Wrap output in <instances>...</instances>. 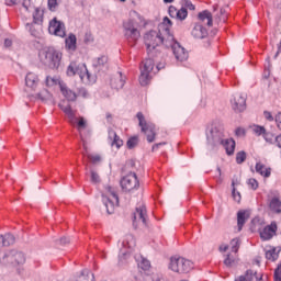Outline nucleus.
Returning <instances> with one entry per match:
<instances>
[{
  "label": "nucleus",
  "instance_id": "e2e57ef3",
  "mask_svg": "<svg viewBox=\"0 0 281 281\" xmlns=\"http://www.w3.org/2000/svg\"><path fill=\"white\" fill-rule=\"evenodd\" d=\"M22 5L25 10H30V7L32 5V1L31 0H23Z\"/></svg>",
  "mask_w": 281,
  "mask_h": 281
},
{
  "label": "nucleus",
  "instance_id": "39448f33",
  "mask_svg": "<svg viewBox=\"0 0 281 281\" xmlns=\"http://www.w3.org/2000/svg\"><path fill=\"white\" fill-rule=\"evenodd\" d=\"M102 201L106 207L108 214H113L115 207L120 205V198L117 196V190L111 186H105L102 193Z\"/></svg>",
  "mask_w": 281,
  "mask_h": 281
},
{
  "label": "nucleus",
  "instance_id": "9b49d317",
  "mask_svg": "<svg viewBox=\"0 0 281 281\" xmlns=\"http://www.w3.org/2000/svg\"><path fill=\"white\" fill-rule=\"evenodd\" d=\"M121 187L125 192H132V190H137L139 188V180L135 172H130L127 176L123 177L121 180Z\"/></svg>",
  "mask_w": 281,
  "mask_h": 281
},
{
  "label": "nucleus",
  "instance_id": "bf43d9fd",
  "mask_svg": "<svg viewBox=\"0 0 281 281\" xmlns=\"http://www.w3.org/2000/svg\"><path fill=\"white\" fill-rule=\"evenodd\" d=\"M235 134L237 137H245V128L243 127H237L235 131Z\"/></svg>",
  "mask_w": 281,
  "mask_h": 281
},
{
  "label": "nucleus",
  "instance_id": "37998d69",
  "mask_svg": "<svg viewBox=\"0 0 281 281\" xmlns=\"http://www.w3.org/2000/svg\"><path fill=\"white\" fill-rule=\"evenodd\" d=\"M247 159V153L239 151L236 154V161L237 164H245V160Z\"/></svg>",
  "mask_w": 281,
  "mask_h": 281
},
{
  "label": "nucleus",
  "instance_id": "e433bc0d",
  "mask_svg": "<svg viewBox=\"0 0 281 281\" xmlns=\"http://www.w3.org/2000/svg\"><path fill=\"white\" fill-rule=\"evenodd\" d=\"M37 98L42 100V102H47V100H52V93L44 89L37 94Z\"/></svg>",
  "mask_w": 281,
  "mask_h": 281
},
{
  "label": "nucleus",
  "instance_id": "c9c22d12",
  "mask_svg": "<svg viewBox=\"0 0 281 281\" xmlns=\"http://www.w3.org/2000/svg\"><path fill=\"white\" fill-rule=\"evenodd\" d=\"M33 22L35 24L43 23V10L36 8L34 13H33Z\"/></svg>",
  "mask_w": 281,
  "mask_h": 281
},
{
  "label": "nucleus",
  "instance_id": "49530a36",
  "mask_svg": "<svg viewBox=\"0 0 281 281\" xmlns=\"http://www.w3.org/2000/svg\"><path fill=\"white\" fill-rule=\"evenodd\" d=\"M247 184L249 188H251V190H258V180L250 178L248 179Z\"/></svg>",
  "mask_w": 281,
  "mask_h": 281
},
{
  "label": "nucleus",
  "instance_id": "4c0bfd02",
  "mask_svg": "<svg viewBox=\"0 0 281 281\" xmlns=\"http://www.w3.org/2000/svg\"><path fill=\"white\" fill-rule=\"evenodd\" d=\"M231 249L233 254H238V249H240V239L234 238L231 240Z\"/></svg>",
  "mask_w": 281,
  "mask_h": 281
},
{
  "label": "nucleus",
  "instance_id": "f03ea898",
  "mask_svg": "<svg viewBox=\"0 0 281 281\" xmlns=\"http://www.w3.org/2000/svg\"><path fill=\"white\" fill-rule=\"evenodd\" d=\"M67 76L74 77L79 76L80 80L85 85H93L95 83L94 75H91L87 69V65L80 64L78 61H71L67 67L66 71Z\"/></svg>",
  "mask_w": 281,
  "mask_h": 281
},
{
  "label": "nucleus",
  "instance_id": "774afa93",
  "mask_svg": "<svg viewBox=\"0 0 281 281\" xmlns=\"http://www.w3.org/2000/svg\"><path fill=\"white\" fill-rule=\"evenodd\" d=\"M227 249H229V246L225 244H222L218 248L220 251H227Z\"/></svg>",
  "mask_w": 281,
  "mask_h": 281
},
{
  "label": "nucleus",
  "instance_id": "f3484780",
  "mask_svg": "<svg viewBox=\"0 0 281 281\" xmlns=\"http://www.w3.org/2000/svg\"><path fill=\"white\" fill-rule=\"evenodd\" d=\"M235 281H262V274L254 270H247L244 274L237 277Z\"/></svg>",
  "mask_w": 281,
  "mask_h": 281
},
{
  "label": "nucleus",
  "instance_id": "680f3d73",
  "mask_svg": "<svg viewBox=\"0 0 281 281\" xmlns=\"http://www.w3.org/2000/svg\"><path fill=\"white\" fill-rule=\"evenodd\" d=\"M46 85H47V87H54V85H56V79H54L52 77H47Z\"/></svg>",
  "mask_w": 281,
  "mask_h": 281
},
{
  "label": "nucleus",
  "instance_id": "c756f323",
  "mask_svg": "<svg viewBox=\"0 0 281 281\" xmlns=\"http://www.w3.org/2000/svg\"><path fill=\"white\" fill-rule=\"evenodd\" d=\"M198 19L204 24L207 25L209 27H212L213 25V20H212V13L207 10L202 11L199 13Z\"/></svg>",
  "mask_w": 281,
  "mask_h": 281
},
{
  "label": "nucleus",
  "instance_id": "4be33fe9",
  "mask_svg": "<svg viewBox=\"0 0 281 281\" xmlns=\"http://www.w3.org/2000/svg\"><path fill=\"white\" fill-rule=\"evenodd\" d=\"M246 106H247V98L243 94H237L234 98L233 109L235 111H245Z\"/></svg>",
  "mask_w": 281,
  "mask_h": 281
},
{
  "label": "nucleus",
  "instance_id": "aec40b11",
  "mask_svg": "<svg viewBox=\"0 0 281 281\" xmlns=\"http://www.w3.org/2000/svg\"><path fill=\"white\" fill-rule=\"evenodd\" d=\"M169 14L172 19H178V21H186V19H188V9L181 8L177 10V8L170 7Z\"/></svg>",
  "mask_w": 281,
  "mask_h": 281
},
{
  "label": "nucleus",
  "instance_id": "5701e85b",
  "mask_svg": "<svg viewBox=\"0 0 281 281\" xmlns=\"http://www.w3.org/2000/svg\"><path fill=\"white\" fill-rule=\"evenodd\" d=\"M192 36L194 38H206L207 36V29L203 26V24H195L192 32Z\"/></svg>",
  "mask_w": 281,
  "mask_h": 281
},
{
  "label": "nucleus",
  "instance_id": "7ed1b4c3",
  "mask_svg": "<svg viewBox=\"0 0 281 281\" xmlns=\"http://www.w3.org/2000/svg\"><path fill=\"white\" fill-rule=\"evenodd\" d=\"M160 30L165 31V34L167 35L165 47H170L173 52L176 59L180 60V63H183V60H188V52H186V48H183L181 44H179V42L175 40V36L170 34L169 29L166 27V24H162L160 26Z\"/></svg>",
  "mask_w": 281,
  "mask_h": 281
},
{
  "label": "nucleus",
  "instance_id": "f257e3e1",
  "mask_svg": "<svg viewBox=\"0 0 281 281\" xmlns=\"http://www.w3.org/2000/svg\"><path fill=\"white\" fill-rule=\"evenodd\" d=\"M161 25H165V27L170 30V27H172V21L168 18H164L162 23L158 26V31H150L145 34L144 41L148 54L155 52L159 45H166V41H168V35L166 34V31L161 30Z\"/></svg>",
  "mask_w": 281,
  "mask_h": 281
},
{
  "label": "nucleus",
  "instance_id": "de8ad7c7",
  "mask_svg": "<svg viewBox=\"0 0 281 281\" xmlns=\"http://www.w3.org/2000/svg\"><path fill=\"white\" fill-rule=\"evenodd\" d=\"M182 5V8H184L186 10H195V7L192 4V1L190 0H183Z\"/></svg>",
  "mask_w": 281,
  "mask_h": 281
},
{
  "label": "nucleus",
  "instance_id": "7c9ffc66",
  "mask_svg": "<svg viewBox=\"0 0 281 281\" xmlns=\"http://www.w3.org/2000/svg\"><path fill=\"white\" fill-rule=\"evenodd\" d=\"M65 43H66V49H68L69 52H76V43H77L76 35H74L72 33L69 34V36L65 40Z\"/></svg>",
  "mask_w": 281,
  "mask_h": 281
},
{
  "label": "nucleus",
  "instance_id": "f704fd0d",
  "mask_svg": "<svg viewBox=\"0 0 281 281\" xmlns=\"http://www.w3.org/2000/svg\"><path fill=\"white\" fill-rule=\"evenodd\" d=\"M77 281H94L93 273L90 270H83Z\"/></svg>",
  "mask_w": 281,
  "mask_h": 281
},
{
  "label": "nucleus",
  "instance_id": "09e8293b",
  "mask_svg": "<svg viewBox=\"0 0 281 281\" xmlns=\"http://www.w3.org/2000/svg\"><path fill=\"white\" fill-rule=\"evenodd\" d=\"M91 183H100V175L94 170H91Z\"/></svg>",
  "mask_w": 281,
  "mask_h": 281
},
{
  "label": "nucleus",
  "instance_id": "412c9836",
  "mask_svg": "<svg viewBox=\"0 0 281 281\" xmlns=\"http://www.w3.org/2000/svg\"><path fill=\"white\" fill-rule=\"evenodd\" d=\"M59 89L64 98L68 100V102H76L78 94H76L65 83H59Z\"/></svg>",
  "mask_w": 281,
  "mask_h": 281
},
{
  "label": "nucleus",
  "instance_id": "79ce46f5",
  "mask_svg": "<svg viewBox=\"0 0 281 281\" xmlns=\"http://www.w3.org/2000/svg\"><path fill=\"white\" fill-rule=\"evenodd\" d=\"M138 267L143 271H148V269H150V261L148 259H142Z\"/></svg>",
  "mask_w": 281,
  "mask_h": 281
},
{
  "label": "nucleus",
  "instance_id": "bb28decb",
  "mask_svg": "<svg viewBox=\"0 0 281 281\" xmlns=\"http://www.w3.org/2000/svg\"><path fill=\"white\" fill-rule=\"evenodd\" d=\"M255 170L258 175H260L261 177H265L266 179H269V177H271V168H268L262 162H257Z\"/></svg>",
  "mask_w": 281,
  "mask_h": 281
},
{
  "label": "nucleus",
  "instance_id": "338daca9",
  "mask_svg": "<svg viewBox=\"0 0 281 281\" xmlns=\"http://www.w3.org/2000/svg\"><path fill=\"white\" fill-rule=\"evenodd\" d=\"M90 41H93V37L90 33H86L85 43H90Z\"/></svg>",
  "mask_w": 281,
  "mask_h": 281
},
{
  "label": "nucleus",
  "instance_id": "4d7b16f0",
  "mask_svg": "<svg viewBox=\"0 0 281 281\" xmlns=\"http://www.w3.org/2000/svg\"><path fill=\"white\" fill-rule=\"evenodd\" d=\"M263 137H265L266 142H269L270 144L273 142V139L276 140V137L271 133L263 134Z\"/></svg>",
  "mask_w": 281,
  "mask_h": 281
},
{
  "label": "nucleus",
  "instance_id": "ddd939ff",
  "mask_svg": "<svg viewBox=\"0 0 281 281\" xmlns=\"http://www.w3.org/2000/svg\"><path fill=\"white\" fill-rule=\"evenodd\" d=\"M49 34H54L55 36H60V38H64L65 36V24L60 21H57L56 18H54L49 22L48 26Z\"/></svg>",
  "mask_w": 281,
  "mask_h": 281
},
{
  "label": "nucleus",
  "instance_id": "2f4dec72",
  "mask_svg": "<svg viewBox=\"0 0 281 281\" xmlns=\"http://www.w3.org/2000/svg\"><path fill=\"white\" fill-rule=\"evenodd\" d=\"M280 251H281L280 247H278V248H276V247L270 248L269 250L266 251L267 260H271L272 262H274V260L277 258H279Z\"/></svg>",
  "mask_w": 281,
  "mask_h": 281
},
{
  "label": "nucleus",
  "instance_id": "c85d7f7f",
  "mask_svg": "<svg viewBox=\"0 0 281 281\" xmlns=\"http://www.w3.org/2000/svg\"><path fill=\"white\" fill-rule=\"evenodd\" d=\"M109 139L112 140L111 146H115L116 148H122V146H124V140H122L113 130L109 131Z\"/></svg>",
  "mask_w": 281,
  "mask_h": 281
},
{
  "label": "nucleus",
  "instance_id": "6e6d98bb",
  "mask_svg": "<svg viewBox=\"0 0 281 281\" xmlns=\"http://www.w3.org/2000/svg\"><path fill=\"white\" fill-rule=\"evenodd\" d=\"M274 121L276 124L278 126V130L281 131V112H279L276 116H274Z\"/></svg>",
  "mask_w": 281,
  "mask_h": 281
},
{
  "label": "nucleus",
  "instance_id": "dca6fc26",
  "mask_svg": "<svg viewBox=\"0 0 281 281\" xmlns=\"http://www.w3.org/2000/svg\"><path fill=\"white\" fill-rule=\"evenodd\" d=\"M124 85H126V76L122 75V72H117L111 79V87L112 89H124Z\"/></svg>",
  "mask_w": 281,
  "mask_h": 281
},
{
  "label": "nucleus",
  "instance_id": "6ab92c4d",
  "mask_svg": "<svg viewBox=\"0 0 281 281\" xmlns=\"http://www.w3.org/2000/svg\"><path fill=\"white\" fill-rule=\"evenodd\" d=\"M92 67L97 69V71H102L109 67V56L101 55L92 60Z\"/></svg>",
  "mask_w": 281,
  "mask_h": 281
},
{
  "label": "nucleus",
  "instance_id": "72a5a7b5",
  "mask_svg": "<svg viewBox=\"0 0 281 281\" xmlns=\"http://www.w3.org/2000/svg\"><path fill=\"white\" fill-rule=\"evenodd\" d=\"M2 247H10V245H14V235L5 234L1 235Z\"/></svg>",
  "mask_w": 281,
  "mask_h": 281
},
{
  "label": "nucleus",
  "instance_id": "a878e982",
  "mask_svg": "<svg viewBox=\"0 0 281 281\" xmlns=\"http://www.w3.org/2000/svg\"><path fill=\"white\" fill-rule=\"evenodd\" d=\"M269 210L273 212V214H281V200L278 196H274L269 200L268 203Z\"/></svg>",
  "mask_w": 281,
  "mask_h": 281
},
{
  "label": "nucleus",
  "instance_id": "9d476101",
  "mask_svg": "<svg viewBox=\"0 0 281 281\" xmlns=\"http://www.w3.org/2000/svg\"><path fill=\"white\" fill-rule=\"evenodd\" d=\"M155 69V61L151 58L145 59L140 65L139 82L142 87H146L150 82V74Z\"/></svg>",
  "mask_w": 281,
  "mask_h": 281
},
{
  "label": "nucleus",
  "instance_id": "864d4df0",
  "mask_svg": "<svg viewBox=\"0 0 281 281\" xmlns=\"http://www.w3.org/2000/svg\"><path fill=\"white\" fill-rule=\"evenodd\" d=\"M263 117H265L266 120H268V122H273V120H276V119L273 117V114H271V112H269V111H265V112H263Z\"/></svg>",
  "mask_w": 281,
  "mask_h": 281
},
{
  "label": "nucleus",
  "instance_id": "a19ab883",
  "mask_svg": "<svg viewBox=\"0 0 281 281\" xmlns=\"http://www.w3.org/2000/svg\"><path fill=\"white\" fill-rule=\"evenodd\" d=\"M232 186H233V190H232V194H233V199L234 201H236L237 203H240V192L236 191V182L233 181L232 182Z\"/></svg>",
  "mask_w": 281,
  "mask_h": 281
},
{
  "label": "nucleus",
  "instance_id": "58836bf2",
  "mask_svg": "<svg viewBox=\"0 0 281 281\" xmlns=\"http://www.w3.org/2000/svg\"><path fill=\"white\" fill-rule=\"evenodd\" d=\"M137 144H139V137L137 136H132L127 143L126 146L127 148H130V150H132V148H135L137 146Z\"/></svg>",
  "mask_w": 281,
  "mask_h": 281
},
{
  "label": "nucleus",
  "instance_id": "cd10ccee",
  "mask_svg": "<svg viewBox=\"0 0 281 281\" xmlns=\"http://www.w3.org/2000/svg\"><path fill=\"white\" fill-rule=\"evenodd\" d=\"M221 144L225 148L228 156L234 155V150H236V140H234L233 138H228L224 139Z\"/></svg>",
  "mask_w": 281,
  "mask_h": 281
},
{
  "label": "nucleus",
  "instance_id": "a211bd4d",
  "mask_svg": "<svg viewBox=\"0 0 281 281\" xmlns=\"http://www.w3.org/2000/svg\"><path fill=\"white\" fill-rule=\"evenodd\" d=\"M9 258L13 260V267H19L20 265H25V254L19 250H10Z\"/></svg>",
  "mask_w": 281,
  "mask_h": 281
},
{
  "label": "nucleus",
  "instance_id": "0e129e2a",
  "mask_svg": "<svg viewBox=\"0 0 281 281\" xmlns=\"http://www.w3.org/2000/svg\"><path fill=\"white\" fill-rule=\"evenodd\" d=\"M159 146H166V142L157 143V144L153 145V147H151L153 153H155V150H158Z\"/></svg>",
  "mask_w": 281,
  "mask_h": 281
},
{
  "label": "nucleus",
  "instance_id": "473e14b6",
  "mask_svg": "<svg viewBox=\"0 0 281 281\" xmlns=\"http://www.w3.org/2000/svg\"><path fill=\"white\" fill-rule=\"evenodd\" d=\"M122 245L127 249H133V247H135V236L131 234L125 235Z\"/></svg>",
  "mask_w": 281,
  "mask_h": 281
},
{
  "label": "nucleus",
  "instance_id": "8fccbe9b",
  "mask_svg": "<svg viewBox=\"0 0 281 281\" xmlns=\"http://www.w3.org/2000/svg\"><path fill=\"white\" fill-rule=\"evenodd\" d=\"M58 8V0H48V9L54 12Z\"/></svg>",
  "mask_w": 281,
  "mask_h": 281
},
{
  "label": "nucleus",
  "instance_id": "13d9d810",
  "mask_svg": "<svg viewBox=\"0 0 281 281\" xmlns=\"http://www.w3.org/2000/svg\"><path fill=\"white\" fill-rule=\"evenodd\" d=\"M32 36H38V30L34 27V24H27Z\"/></svg>",
  "mask_w": 281,
  "mask_h": 281
},
{
  "label": "nucleus",
  "instance_id": "052dcab7",
  "mask_svg": "<svg viewBox=\"0 0 281 281\" xmlns=\"http://www.w3.org/2000/svg\"><path fill=\"white\" fill-rule=\"evenodd\" d=\"M78 95H81V98H89V92L85 88H80Z\"/></svg>",
  "mask_w": 281,
  "mask_h": 281
},
{
  "label": "nucleus",
  "instance_id": "a18cd8bd",
  "mask_svg": "<svg viewBox=\"0 0 281 281\" xmlns=\"http://www.w3.org/2000/svg\"><path fill=\"white\" fill-rule=\"evenodd\" d=\"M254 133H256V135H266L267 134V130H265V127L257 125L254 127Z\"/></svg>",
  "mask_w": 281,
  "mask_h": 281
},
{
  "label": "nucleus",
  "instance_id": "69168bd1",
  "mask_svg": "<svg viewBox=\"0 0 281 281\" xmlns=\"http://www.w3.org/2000/svg\"><path fill=\"white\" fill-rule=\"evenodd\" d=\"M59 244H60V245H69V238H67V237L60 238V239H59Z\"/></svg>",
  "mask_w": 281,
  "mask_h": 281
},
{
  "label": "nucleus",
  "instance_id": "2eb2a0df",
  "mask_svg": "<svg viewBox=\"0 0 281 281\" xmlns=\"http://www.w3.org/2000/svg\"><path fill=\"white\" fill-rule=\"evenodd\" d=\"M276 232H278V224L272 222L270 225L260 231V238L262 240H271V238L276 236Z\"/></svg>",
  "mask_w": 281,
  "mask_h": 281
},
{
  "label": "nucleus",
  "instance_id": "6e6552de",
  "mask_svg": "<svg viewBox=\"0 0 281 281\" xmlns=\"http://www.w3.org/2000/svg\"><path fill=\"white\" fill-rule=\"evenodd\" d=\"M193 268L194 263L183 257L171 258L169 263V269L175 273H190Z\"/></svg>",
  "mask_w": 281,
  "mask_h": 281
},
{
  "label": "nucleus",
  "instance_id": "20e7f679",
  "mask_svg": "<svg viewBox=\"0 0 281 281\" xmlns=\"http://www.w3.org/2000/svg\"><path fill=\"white\" fill-rule=\"evenodd\" d=\"M40 58L49 69H58L60 60H63V53L54 47H46L40 53Z\"/></svg>",
  "mask_w": 281,
  "mask_h": 281
},
{
  "label": "nucleus",
  "instance_id": "c03bdc74",
  "mask_svg": "<svg viewBox=\"0 0 281 281\" xmlns=\"http://www.w3.org/2000/svg\"><path fill=\"white\" fill-rule=\"evenodd\" d=\"M235 262H236V259L232 257V255H227L226 258L224 259V265L226 267H233Z\"/></svg>",
  "mask_w": 281,
  "mask_h": 281
},
{
  "label": "nucleus",
  "instance_id": "5fc2aeb1",
  "mask_svg": "<svg viewBox=\"0 0 281 281\" xmlns=\"http://www.w3.org/2000/svg\"><path fill=\"white\" fill-rule=\"evenodd\" d=\"M151 281H167L162 274L156 273L151 276Z\"/></svg>",
  "mask_w": 281,
  "mask_h": 281
},
{
  "label": "nucleus",
  "instance_id": "ea45409f",
  "mask_svg": "<svg viewBox=\"0 0 281 281\" xmlns=\"http://www.w3.org/2000/svg\"><path fill=\"white\" fill-rule=\"evenodd\" d=\"M1 265L8 266L11 265L13 267L14 259L10 258V252H7L3 255V257L0 259Z\"/></svg>",
  "mask_w": 281,
  "mask_h": 281
},
{
  "label": "nucleus",
  "instance_id": "f8f14e48",
  "mask_svg": "<svg viewBox=\"0 0 281 281\" xmlns=\"http://www.w3.org/2000/svg\"><path fill=\"white\" fill-rule=\"evenodd\" d=\"M148 214L146 211V205L140 204L136 207V211L134 212V227H137V225H143V227H147Z\"/></svg>",
  "mask_w": 281,
  "mask_h": 281
},
{
  "label": "nucleus",
  "instance_id": "3c124183",
  "mask_svg": "<svg viewBox=\"0 0 281 281\" xmlns=\"http://www.w3.org/2000/svg\"><path fill=\"white\" fill-rule=\"evenodd\" d=\"M87 157H88V159H90V161H92V164H98V161H100L99 155L87 154Z\"/></svg>",
  "mask_w": 281,
  "mask_h": 281
},
{
  "label": "nucleus",
  "instance_id": "b1692460",
  "mask_svg": "<svg viewBox=\"0 0 281 281\" xmlns=\"http://www.w3.org/2000/svg\"><path fill=\"white\" fill-rule=\"evenodd\" d=\"M25 85L32 91H35L36 87H38V76L34 72H29L25 77Z\"/></svg>",
  "mask_w": 281,
  "mask_h": 281
},
{
  "label": "nucleus",
  "instance_id": "1a4fd4ad",
  "mask_svg": "<svg viewBox=\"0 0 281 281\" xmlns=\"http://www.w3.org/2000/svg\"><path fill=\"white\" fill-rule=\"evenodd\" d=\"M136 117L138 120V126H140L142 133H144V135L146 136L147 142L149 144H153L157 135V133L155 132V124L146 122V117L142 112H138L136 114Z\"/></svg>",
  "mask_w": 281,
  "mask_h": 281
},
{
  "label": "nucleus",
  "instance_id": "0eeeda50",
  "mask_svg": "<svg viewBox=\"0 0 281 281\" xmlns=\"http://www.w3.org/2000/svg\"><path fill=\"white\" fill-rule=\"evenodd\" d=\"M123 34L128 43H136L139 41V38H142L139 24L133 19L125 20L123 22Z\"/></svg>",
  "mask_w": 281,
  "mask_h": 281
},
{
  "label": "nucleus",
  "instance_id": "4468645a",
  "mask_svg": "<svg viewBox=\"0 0 281 281\" xmlns=\"http://www.w3.org/2000/svg\"><path fill=\"white\" fill-rule=\"evenodd\" d=\"M225 137V132L221 127L213 126L207 135V142L211 144H221Z\"/></svg>",
  "mask_w": 281,
  "mask_h": 281
},
{
  "label": "nucleus",
  "instance_id": "603ef678",
  "mask_svg": "<svg viewBox=\"0 0 281 281\" xmlns=\"http://www.w3.org/2000/svg\"><path fill=\"white\" fill-rule=\"evenodd\" d=\"M220 14V21H223V23H225V21H227V11H225V9H221Z\"/></svg>",
  "mask_w": 281,
  "mask_h": 281
},
{
  "label": "nucleus",
  "instance_id": "393cba45",
  "mask_svg": "<svg viewBox=\"0 0 281 281\" xmlns=\"http://www.w3.org/2000/svg\"><path fill=\"white\" fill-rule=\"evenodd\" d=\"M249 221V211H239L237 213V227L238 232L243 231L245 223Z\"/></svg>",
  "mask_w": 281,
  "mask_h": 281
},
{
  "label": "nucleus",
  "instance_id": "423d86ee",
  "mask_svg": "<svg viewBox=\"0 0 281 281\" xmlns=\"http://www.w3.org/2000/svg\"><path fill=\"white\" fill-rule=\"evenodd\" d=\"M59 109H61V111H64L67 115L69 124H71L72 126H76L77 124V131L82 137V131L87 128V121L85 120V117L80 116L78 120V117H76V111L71 109L70 104L65 105V102L59 103Z\"/></svg>",
  "mask_w": 281,
  "mask_h": 281
}]
</instances>
